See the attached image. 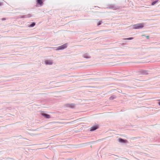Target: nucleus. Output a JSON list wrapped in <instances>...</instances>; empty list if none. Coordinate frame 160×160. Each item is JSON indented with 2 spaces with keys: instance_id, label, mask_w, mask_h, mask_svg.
<instances>
[{
  "instance_id": "1",
  "label": "nucleus",
  "mask_w": 160,
  "mask_h": 160,
  "mask_svg": "<svg viewBox=\"0 0 160 160\" xmlns=\"http://www.w3.org/2000/svg\"><path fill=\"white\" fill-rule=\"evenodd\" d=\"M67 47V44L66 43L58 47L53 48L55 50L58 51L63 50L66 48Z\"/></svg>"
},
{
  "instance_id": "2",
  "label": "nucleus",
  "mask_w": 160,
  "mask_h": 160,
  "mask_svg": "<svg viewBox=\"0 0 160 160\" xmlns=\"http://www.w3.org/2000/svg\"><path fill=\"white\" fill-rule=\"evenodd\" d=\"M143 27V23H139L133 25L132 26V28L134 29H139Z\"/></svg>"
},
{
  "instance_id": "3",
  "label": "nucleus",
  "mask_w": 160,
  "mask_h": 160,
  "mask_svg": "<svg viewBox=\"0 0 160 160\" xmlns=\"http://www.w3.org/2000/svg\"><path fill=\"white\" fill-rule=\"evenodd\" d=\"M106 8H109L113 10H116L118 8L114 4H109L107 5Z\"/></svg>"
},
{
  "instance_id": "4",
  "label": "nucleus",
  "mask_w": 160,
  "mask_h": 160,
  "mask_svg": "<svg viewBox=\"0 0 160 160\" xmlns=\"http://www.w3.org/2000/svg\"><path fill=\"white\" fill-rule=\"evenodd\" d=\"M138 73L140 75H145L148 74L149 73V71L147 70H141L139 71Z\"/></svg>"
},
{
  "instance_id": "5",
  "label": "nucleus",
  "mask_w": 160,
  "mask_h": 160,
  "mask_svg": "<svg viewBox=\"0 0 160 160\" xmlns=\"http://www.w3.org/2000/svg\"><path fill=\"white\" fill-rule=\"evenodd\" d=\"M44 62L46 65H52L53 63L52 61L50 60H46Z\"/></svg>"
},
{
  "instance_id": "6",
  "label": "nucleus",
  "mask_w": 160,
  "mask_h": 160,
  "mask_svg": "<svg viewBox=\"0 0 160 160\" xmlns=\"http://www.w3.org/2000/svg\"><path fill=\"white\" fill-rule=\"evenodd\" d=\"M32 16L31 14H28L27 15L21 16L20 17V18H29L32 17Z\"/></svg>"
},
{
  "instance_id": "7",
  "label": "nucleus",
  "mask_w": 160,
  "mask_h": 160,
  "mask_svg": "<svg viewBox=\"0 0 160 160\" xmlns=\"http://www.w3.org/2000/svg\"><path fill=\"white\" fill-rule=\"evenodd\" d=\"M98 128V125H95L92 126L90 128V131H94L97 129Z\"/></svg>"
},
{
  "instance_id": "8",
  "label": "nucleus",
  "mask_w": 160,
  "mask_h": 160,
  "mask_svg": "<svg viewBox=\"0 0 160 160\" xmlns=\"http://www.w3.org/2000/svg\"><path fill=\"white\" fill-rule=\"evenodd\" d=\"M41 115L43 116L44 118H50V116L49 114L44 113H42Z\"/></svg>"
},
{
  "instance_id": "9",
  "label": "nucleus",
  "mask_w": 160,
  "mask_h": 160,
  "mask_svg": "<svg viewBox=\"0 0 160 160\" xmlns=\"http://www.w3.org/2000/svg\"><path fill=\"white\" fill-rule=\"evenodd\" d=\"M118 141L121 143H125L127 142V140L122 139L121 138H119L118 139Z\"/></svg>"
},
{
  "instance_id": "10",
  "label": "nucleus",
  "mask_w": 160,
  "mask_h": 160,
  "mask_svg": "<svg viewBox=\"0 0 160 160\" xmlns=\"http://www.w3.org/2000/svg\"><path fill=\"white\" fill-rule=\"evenodd\" d=\"M37 4L40 5V6L42 5L43 3L42 0H37Z\"/></svg>"
},
{
  "instance_id": "11",
  "label": "nucleus",
  "mask_w": 160,
  "mask_h": 160,
  "mask_svg": "<svg viewBox=\"0 0 160 160\" xmlns=\"http://www.w3.org/2000/svg\"><path fill=\"white\" fill-rule=\"evenodd\" d=\"M83 57L84 58H90V56H89V55L87 54H84L83 55Z\"/></svg>"
},
{
  "instance_id": "12",
  "label": "nucleus",
  "mask_w": 160,
  "mask_h": 160,
  "mask_svg": "<svg viewBox=\"0 0 160 160\" xmlns=\"http://www.w3.org/2000/svg\"><path fill=\"white\" fill-rule=\"evenodd\" d=\"M35 24L36 23L35 22H32L31 24L28 26V27L30 28L32 27H34L35 25Z\"/></svg>"
},
{
  "instance_id": "13",
  "label": "nucleus",
  "mask_w": 160,
  "mask_h": 160,
  "mask_svg": "<svg viewBox=\"0 0 160 160\" xmlns=\"http://www.w3.org/2000/svg\"><path fill=\"white\" fill-rule=\"evenodd\" d=\"M67 107L73 108L74 107V104H68L67 105Z\"/></svg>"
},
{
  "instance_id": "14",
  "label": "nucleus",
  "mask_w": 160,
  "mask_h": 160,
  "mask_svg": "<svg viewBox=\"0 0 160 160\" xmlns=\"http://www.w3.org/2000/svg\"><path fill=\"white\" fill-rule=\"evenodd\" d=\"M116 98V96L112 95V96H111L109 98V99H110V100H112L114 99H115Z\"/></svg>"
},
{
  "instance_id": "15",
  "label": "nucleus",
  "mask_w": 160,
  "mask_h": 160,
  "mask_svg": "<svg viewBox=\"0 0 160 160\" xmlns=\"http://www.w3.org/2000/svg\"><path fill=\"white\" fill-rule=\"evenodd\" d=\"M158 1V0H155V1L152 2V3L151 5H154L155 4H156V3H157Z\"/></svg>"
},
{
  "instance_id": "16",
  "label": "nucleus",
  "mask_w": 160,
  "mask_h": 160,
  "mask_svg": "<svg viewBox=\"0 0 160 160\" xmlns=\"http://www.w3.org/2000/svg\"><path fill=\"white\" fill-rule=\"evenodd\" d=\"M133 39V38H123V40H131L132 39Z\"/></svg>"
},
{
  "instance_id": "17",
  "label": "nucleus",
  "mask_w": 160,
  "mask_h": 160,
  "mask_svg": "<svg viewBox=\"0 0 160 160\" xmlns=\"http://www.w3.org/2000/svg\"><path fill=\"white\" fill-rule=\"evenodd\" d=\"M102 21H99L98 22V23L97 25L98 26H99V25H100L101 24V23H102Z\"/></svg>"
},
{
  "instance_id": "18",
  "label": "nucleus",
  "mask_w": 160,
  "mask_h": 160,
  "mask_svg": "<svg viewBox=\"0 0 160 160\" xmlns=\"http://www.w3.org/2000/svg\"><path fill=\"white\" fill-rule=\"evenodd\" d=\"M2 1V0H0V6L3 5V2Z\"/></svg>"
},
{
  "instance_id": "19",
  "label": "nucleus",
  "mask_w": 160,
  "mask_h": 160,
  "mask_svg": "<svg viewBox=\"0 0 160 160\" xmlns=\"http://www.w3.org/2000/svg\"><path fill=\"white\" fill-rule=\"evenodd\" d=\"M6 19V18H2V21L5 20Z\"/></svg>"
},
{
  "instance_id": "20",
  "label": "nucleus",
  "mask_w": 160,
  "mask_h": 160,
  "mask_svg": "<svg viewBox=\"0 0 160 160\" xmlns=\"http://www.w3.org/2000/svg\"><path fill=\"white\" fill-rule=\"evenodd\" d=\"M158 105H160V102H158Z\"/></svg>"
}]
</instances>
